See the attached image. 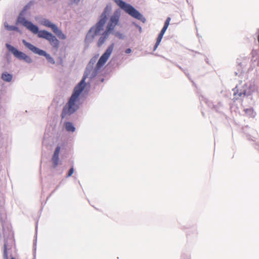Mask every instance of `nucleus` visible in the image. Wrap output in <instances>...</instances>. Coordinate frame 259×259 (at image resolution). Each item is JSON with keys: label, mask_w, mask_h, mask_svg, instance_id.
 <instances>
[{"label": "nucleus", "mask_w": 259, "mask_h": 259, "mask_svg": "<svg viewBox=\"0 0 259 259\" xmlns=\"http://www.w3.org/2000/svg\"><path fill=\"white\" fill-rule=\"evenodd\" d=\"M87 77V74H84L81 80L75 87L72 95L62 110V118L73 114L78 109L79 97L86 86L85 80Z\"/></svg>", "instance_id": "nucleus-1"}, {"label": "nucleus", "mask_w": 259, "mask_h": 259, "mask_svg": "<svg viewBox=\"0 0 259 259\" xmlns=\"http://www.w3.org/2000/svg\"><path fill=\"white\" fill-rule=\"evenodd\" d=\"M18 22L26 27L28 29L30 30L34 34H37V36L39 38H45L48 40L50 44L55 48L59 47V41L56 37L52 33L46 30H38V27L33 25L31 22L26 20L23 17H19Z\"/></svg>", "instance_id": "nucleus-2"}, {"label": "nucleus", "mask_w": 259, "mask_h": 259, "mask_svg": "<svg viewBox=\"0 0 259 259\" xmlns=\"http://www.w3.org/2000/svg\"><path fill=\"white\" fill-rule=\"evenodd\" d=\"M110 9L106 7L104 12L100 16V19L98 23L93 27H92L87 33L85 41L89 43L91 42L94 38L95 36L98 35L100 31L103 30V27L107 21V15Z\"/></svg>", "instance_id": "nucleus-3"}, {"label": "nucleus", "mask_w": 259, "mask_h": 259, "mask_svg": "<svg viewBox=\"0 0 259 259\" xmlns=\"http://www.w3.org/2000/svg\"><path fill=\"white\" fill-rule=\"evenodd\" d=\"M115 2L126 13L138 20H142V15L131 5L126 4L122 0H115Z\"/></svg>", "instance_id": "nucleus-4"}, {"label": "nucleus", "mask_w": 259, "mask_h": 259, "mask_svg": "<svg viewBox=\"0 0 259 259\" xmlns=\"http://www.w3.org/2000/svg\"><path fill=\"white\" fill-rule=\"evenodd\" d=\"M7 47L8 49V50L13 53L15 57H16L18 59L23 60L28 63L32 62L31 59L25 53L19 51L14 47L10 45L7 44Z\"/></svg>", "instance_id": "nucleus-5"}, {"label": "nucleus", "mask_w": 259, "mask_h": 259, "mask_svg": "<svg viewBox=\"0 0 259 259\" xmlns=\"http://www.w3.org/2000/svg\"><path fill=\"white\" fill-rule=\"evenodd\" d=\"M22 42L26 48L31 51L33 53L40 56H45L46 58L49 60L53 61L52 58L51 57L50 55L47 54L45 51L35 47L32 44L27 42L25 40H23Z\"/></svg>", "instance_id": "nucleus-6"}, {"label": "nucleus", "mask_w": 259, "mask_h": 259, "mask_svg": "<svg viewBox=\"0 0 259 259\" xmlns=\"http://www.w3.org/2000/svg\"><path fill=\"white\" fill-rule=\"evenodd\" d=\"M120 18V14L118 12H115L110 17L106 27L107 30L111 32L115 26L118 25Z\"/></svg>", "instance_id": "nucleus-7"}, {"label": "nucleus", "mask_w": 259, "mask_h": 259, "mask_svg": "<svg viewBox=\"0 0 259 259\" xmlns=\"http://www.w3.org/2000/svg\"><path fill=\"white\" fill-rule=\"evenodd\" d=\"M114 48V44H112L108 47L105 52L101 56L97 64V67L100 68L102 67L106 62L111 55Z\"/></svg>", "instance_id": "nucleus-8"}, {"label": "nucleus", "mask_w": 259, "mask_h": 259, "mask_svg": "<svg viewBox=\"0 0 259 259\" xmlns=\"http://www.w3.org/2000/svg\"><path fill=\"white\" fill-rule=\"evenodd\" d=\"M170 20H171V19L170 17L167 18V19L164 23V26H163L162 30H161L160 33L159 34L158 37L157 38L156 42V44L155 45L154 48V50H155L157 49V48L159 46V44L160 43L161 39L163 37V36L168 27Z\"/></svg>", "instance_id": "nucleus-9"}, {"label": "nucleus", "mask_w": 259, "mask_h": 259, "mask_svg": "<svg viewBox=\"0 0 259 259\" xmlns=\"http://www.w3.org/2000/svg\"><path fill=\"white\" fill-rule=\"evenodd\" d=\"M60 147L58 146L54 153L53 156L52 158V161L53 163V167L54 168L56 167L58 164L59 162V155L60 151Z\"/></svg>", "instance_id": "nucleus-10"}, {"label": "nucleus", "mask_w": 259, "mask_h": 259, "mask_svg": "<svg viewBox=\"0 0 259 259\" xmlns=\"http://www.w3.org/2000/svg\"><path fill=\"white\" fill-rule=\"evenodd\" d=\"M110 33L111 32L110 31L106 30L102 33L98 42V46L99 47H100L105 42V40L108 37Z\"/></svg>", "instance_id": "nucleus-11"}, {"label": "nucleus", "mask_w": 259, "mask_h": 259, "mask_svg": "<svg viewBox=\"0 0 259 259\" xmlns=\"http://www.w3.org/2000/svg\"><path fill=\"white\" fill-rule=\"evenodd\" d=\"M53 31L57 35L59 38L62 39H65L66 38L65 35L60 29H58L57 26H56V29H54Z\"/></svg>", "instance_id": "nucleus-12"}, {"label": "nucleus", "mask_w": 259, "mask_h": 259, "mask_svg": "<svg viewBox=\"0 0 259 259\" xmlns=\"http://www.w3.org/2000/svg\"><path fill=\"white\" fill-rule=\"evenodd\" d=\"M2 79L5 81L10 82L12 79V75L7 72L3 73L2 74Z\"/></svg>", "instance_id": "nucleus-13"}, {"label": "nucleus", "mask_w": 259, "mask_h": 259, "mask_svg": "<svg viewBox=\"0 0 259 259\" xmlns=\"http://www.w3.org/2000/svg\"><path fill=\"white\" fill-rule=\"evenodd\" d=\"M43 24L46 27H50L53 31L54 29H56V25L52 23L50 21L46 20L43 21Z\"/></svg>", "instance_id": "nucleus-14"}, {"label": "nucleus", "mask_w": 259, "mask_h": 259, "mask_svg": "<svg viewBox=\"0 0 259 259\" xmlns=\"http://www.w3.org/2000/svg\"><path fill=\"white\" fill-rule=\"evenodd\" d=\"M65 126L66 128V130L68 132H73L75 131V127H74L73 124L70 122H66L65 123Z\"/></svg>", "instance_id": "nucleus-15"}, {"label": "nucleus", "mask_w": 259, "mask_h": 259, "mask_svg": "<svg viewBox=\"0 0 259 259\" xmlns=\"http://www.w3.org/2000/svg\"><path fill=\"white\" fill-rule=\"evenodd\" d=\"M245 114L250 117H254L255 113L252 109H247L244 110Z\"/></svg>", "instance_id": "nucleus-16"}, {"label": "nucleus", "mask_w": 259, "mask_h": 259, "mask_svg": "<svg viewBox=\"0 0 259 259\" xmlns=\"http://www.w3.org/2000/svg\"><path fill=\"white\" fill-rule=\"evenodd\" d=\"M235 90H236L237 92L234 91V96H235V98H236V99H237L239 97H241L242 95H246V93L245 92L238 93L237 88H236Z\"/></svg>", "instance_id": "nucleus-17"}, {"label": "nucleus", "mask_w": 259, "mask_h": 259, "mask_svg": "<svg viewBox=\"0 0 259 259\" xmlns=\"http://www.w3.org/2000/svg\"><path fill=\"white\" fill-rule=\"evenodd\" d=\"M4 259H9L8 252H7V248L6 244L4 245ZM11 259H15L14 257H12Z\"/></svg>", "instance_id": "nucleus-18"}, {"label": "nucleus", "mask_w": 259, "mask_h": 259, "mask_svg": "<svg viewBox=\"0 0 259 259\" xmlns=\"http://www.w3.org/2000/svg\"><path fill=\"white\" fill-rule=\"evenodd\" d=\"M6 28L9 30H17V28L13 26H9L8 25H5Z\"/></svg>", "instance_id": "nucleus-19"}, {"label": "nucleus", "mask_w": 259, "mask_h": 259, "mask_svg": "<svg viewBox=\"0 0 259 259\" xmlns=\"http://www.w3.org/2000/svg\"><path fill=\"white\" fill-rule=\"evenodd\" d=\"M73 172H74V169L73 167H71L68 171L67 177L71 176L73 174Z\"/></svg>", "instance_id": "nucleus-20"}, {"label": "nucleus", "mask_w": 259, "mask_h": 259, "mask_svg": "<svg viewBox=\"0 0 259 259\" xmlns=\"http://www.w3.org/2000/svg\"><path fill=\"white\" fill-rule=\"evenodd\" d=\"M115 35L116 36H118L119 38H121L122 37V34H120L119 33H116L115 34Z\"/></svg>", "instance_id": "nucleus-21"}, {"label": "nucleus", "mask_w": 259, "mask_h": 259, "mask_svg": "<svg viewBox=\"0 0 259 259\" xmlns=\"http://www.w3.org/2000/svg\"><path fill=\"white\" fill-rule=\"evenodd\" d=\"M131 52V49H127L125 50V53L126 54H129Z\"/></svg>", "instance_id": "nucleus-22"}, {"label": "nucleus", "mask_w": 259, "mask_h": 259, "mask_svg": "<svg viewBox=\"0 0 259 259\" xmlns=\"http://www.w3.org/2000/svg\"><path fill=\"white\" fill-rule=\"evenodd\" d=\"M72 1H73L74 3H78L80 0H72Z\"/></svg>", "instance_id": "nucleus-23"}]
</instances>
